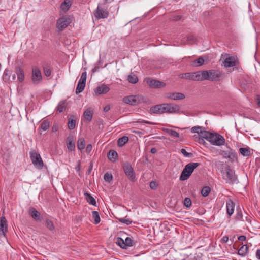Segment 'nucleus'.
<instances>
[{
  "instance_id": "1",
  "label": "nucleus",
  "mask_w": 260,
  "mask_h": 260,
  "mask_svg": "<svg viewBox=\"0 0 260 260\" xmlns=\"http://www.w3.org/2000/svg\"><path fill=\"white\" fill-rule=\"evenodd\" d=\"M222 178L226 181V183L233 184L238 183L237 176L235 170L231 169L229 165H226L224 170L221 171Z\"/></svg>"
},
{
  "instance_id": "2",
  "label": "nucleus",
  "mask_w": 260,
  "mask_h": 260,
  "mask_svg": "<svg viewBox=\"0 0 260 260\" xmlns=\"http://www.w3.org/2000/svg\"><path fill=\"white\" fill-rule=\"evenodd\" d=\"M199 165L200 164L198 162H190L187 164L183 169L179 179L181 181L187 180Z\"/></svg>"
},
{
  "instance_id": "3",
  "label": "nucleus",
  "mask_w": 260,
  "mask_h": 260,
  "mask_svg": "<svg viewBox=\"0 0 260 260\" xmlns=\"http://www.w3.org/2000/svg\"><path fill=\"white\" fill-rule=\"evenodd\" d=\"M207 75L206 76V80L211 81H219L222 78L224 73L222 71L219 70L211 69L205 70Z\"/></svg>"
},
{
  "instance_id": "4",
  "label": "nucleus",
  "mask_w": 260,
  "mask_h": 260,
  "mask_svg": "<svg viewBox=\"0 0 260 260\" xmlns=\"http://www.w3.org/2000/svg\"><path fill=\"white\" fill-rule=\"evenodd\" d=\"M123 101L127 104H129L132 106L137 105L140 103L146 102V99L139 95H129L124 97L123 99Z\"/></svg>"
},
{
  "instance_id": "5",
  "label": "nucleus",
  "mask_w": 260,
  "mask_h": 260,
  "mask_svg": "<svg viewBox=\"0 0 260 260\" xmlns=\"http://www.w3.org/2000/svg\"><path fill=\"white\" fill-rule=\"evenodd\" d=\"M30 157L32 164L38 169H42L43 167V161L39 153L36 150H32L29 152Z\"/></svg>"
},
{
  "instance_id": "6",
  "label": "nucleus",
  "mask_w": 260,
  "mask_h": 260,
  "mask_svg": "<svg viewBox=\"0 0 260 260\" xmlns=\"http://www.w3.org/2000/svg\"><path fill=\"white\" fill-rule=\"evenodd\" d=\"M208 141L213 145L221 146L224 144L225 139L220 134L212 133L210 135Z\"/></svg>"
},
{
  "instance_id": "7",
  "label": "nucleus",
  "mask_w": 260,
  "mask_h": 260,
  "mask_svg": "<svg viewBox=\"0 0 260 260\" xmlns=\"http://www.w3.org/2000/svg\"><path fill=\"white\" fill-rule=\"evenodd\" d=\"M104 4L105 3L99 4L97 8L94 11V16L98 19L107 18L109 16V12L106 9H104Z\"/></svg>"
},
{
  "instance_id": "8",
  "label": "nucleus",
  "mask_w": 260,
  "mask_h": 260,
  "mask_svg": "<svg viewBox=\"0 0 260 260\" xmlns=\"http://www.w3.org/2000/svg\"><path fill=\"white\" fill-rule=\"evenodd\" d=\"M116 244L123 249H126L127 247H132L135 245V242L129 237L125 238V240L120 237L116 239Z\"/></svg>"
},
{
  "instance_id": "9",
  "label": "nucleus",
  "mask_w": 260,
  "mask_h": 260,
  "mask_svg": "<svg viewBox=\"0 0 260 260\" xmlns=\"http://www.w3.org/2000/svg\"><path fill=\"white\" fill-rule=\"evenodd\" d=\"M229 150L222 151L220 154L223 158H227L231 162H234L238 160V156L237 153L228 147Z\"/></svg>"
},
{
  "instance_id": "10",
  "label": "nucleus",
  "mask_w": 260,
  "mask_h": 260,
  "mask_svg": "<svg viewBox=\"0 0 260 260\" xmlns=\"http://www.w3.org/2000/svg\"><path fill=\"white\" fill-rule=\"evenodd\" d=\"M31 80L35 84L40 83L42 80V73L38 67H34L32 69Z\"/></svg>"
},
{
  "instance_id": "11",
  "label": "nucleus",
  "mask_w": 260,
  "mask_h": 260,
  "mask_svg": "<svg viewBox=\"0 0 260 260\" xmlns=\"http://www.w3.org/2000/svg\"><path fill=\"white\" fill-rule=\"evenodd\" d=\"M123 170L126 176L132 182H134L136 181L135 172L129 164L126 163L124 165Z\"/></svg>"
},
{
  "instance_id": "12",
  "label": "nucleus",
  "mask_w": 260,
  "mask_h": 260,
  "mask_svg": "<svg viewBox=\"0 0 260 260\" xmlns=\"http://www.w3.org/2000/svg\"><path fill=\"white\" fill-rule=\"evenodd\" d=\"M71 23L70 18L67 17L60 18L56 23V27L59 31H62Z\"/></svg>"
},
{
  "instance_id": "13",
  "label": "nucleus",
  "mask_w": 260,
  "mask_h": 260,
  "mask_svg": "<svg viewBox=\"0 0 260 260\" xmlns=\"http://www.w3.org/2000/svg\"><path fill=\"white\" fill-rule=\"evenodd\" d=\"M144 81L151 87L153 88H160L165 85V84L158 80L150 77L145 78Z\"/></svg>"
},
{
  "instance_id": "14",
  "label": "nucleus",
  "mask_w": 260,
  "mask_h": 260,
  "mask_svg": "<svg viewBox=\"0 0 260 260\" xmlns=\"http://www.w3.org/2000/svg\"><path fill=\"white\" fill-rule=\"evenodd\" d=\"M167 113H177L180 109V107L175 104H166Z\"/></svg>"
},
{
  "instance_id": "15",
  "label": "nucleus",
  "mask_w": 260,
  "mask_h": 260,
  "mask_svg": "<svg viewBox=\"0 0 260 260\" xmlns=\"http://www.w3.org/2000/svg\"><path fill=\"white\" fill-rule=\"evenodd\" d=\"M110 90V88L108 85L103 84L98 86L95 89L94 91L96 95H101L106 94Z\"/></svg>"
},
{
  "instance_id": "16",
  "label": "nucleus",
  "mask_w": 260,
  "mask_h": 260,
  "mask_svg": "<svg viewBox=\"0 0 260 260\" xmlns=\"http://www.w3.org/2000/svg\"><path fill=\"white\" fill-rule=\"evenodd\" d=\"M166 97L173 100H183L185 98L184 94L180 92L167 93Z\"/></svg>"
},
{
  "instance_id": "17",
  "label": "nucleus",
  "mask_w": 260,
  "mask_h": 260,
  "mask_svg": "<svg viewBox=\"0 0 260 260\" xmlns=\"http://www.w3.org/2000/svg\"><path fill=\"white\" fill-rule=\"evenodd\" d=\"M193 74L194 81L206 80V76L207 75V74H206V72H205V70L193 72Z\"/></svg>"
},
{
  "instance_id": "18",
  "label": "nucleus",
  "mask_w": 260,
  "mask_h": 260,
  "mask_svg": "<svg viewBox=\"0 0 260 260\" xmlns=\"http://www.w3.org/2000/svg\"><path fill=\"white\" fill-rule=\"evenodd\" d=\"M226 212L227 214L231 216L234 211L235 203L231 200H228L226 202Z\"/></svg>"
},
{
  "instance_id": "19",
  "label": "nucleus",
  "mask_w": 260,
  "mask_h": 260,
  "mask_svg": "<svg viewBox=\"0 0 260 260\" xmlns=\"http://www.w3.org/2000/svg\"><path fill=\"white\" fill-rule=\"evenodd\" d=\"M15 73L17 76L18 79L20 82H22L24 79V73L23 70L19 66L15 68Z\"/></svg>"
},
{
  "instance_id": "20",
  "label": "nucleus",
  "mask_w": 260,
  "mask_h": 260,
  "mask_svg": "<svg viewBox=\"0 0 260 260\" xmlns=\"http://www.w3.org/2000/svg\"><path fill=\"white\" fill-rule=\"evenodd\" d=\"M29 215L36 221L41 220L40 213L34 208H30L29 210Z\"/></svg>"
},
{
  "instance_id": "21",
  "label": "nucleus",
  "mask_w": 260,
  "mask_h": 260,
  "mask_svg": "<svg viewBox=\"0 0 260 260\" xmlns=\"http://www.w3.org/2000/svg\"><path fill=\"white\" fill-rule=\"evenodd\" d=\"M93 112L91 108L87 109L83 113L85 120L87 122H90L92 119Z\"/></svg>"
},
{
  "instance_id": "22",
  "label": "nucleus",
  "mask_w": 260,
  "mask_h": 260,
  "mask_svg": "<svg viewBox=\"0 0 260 260\" xmlns=\"http://www.w3.org/2000/svg\"><path fill=\"white\" fill-rule=\"evenodd\" d=\"M72 3L71 0H64L60 5L61 10L64 12H67L71 6Z\"/></svg>"
},
{
  "instance_id": "23",
  "label": "nucleus",
  "mask_w": 260,
  "mask_h": 260,
  "mask_svg": "<svg viewBox=\"0 0 260 260\" xmlns=\"http://www.w3.org/2000/svg\"><path fill=\"white\" fill-rule=\"evenodd\" d=\"M225 67H231L236 65V60L232 57H228L225 58L223 62Z\"/></svg>"
},
{
  "instance_id": "24",
  "label": "nucleus",
  "mask_w": 260,
  "mask_h": 260,
  "mask_svg": "<svg viewBox=\"0 0 260 260\" xmlns=\"http://www.w3.org/2000/svg\"><path fill=\"white\" fill-rule=\"evenodd\" d=\"M249 247L247 245H243L238 251V254L242 257H244L246 255L248 252Z\"/></svg>"
},
{
  "instance_id": "25",
  "label": "nucleus",
  "mask_w": 260,
  "mask_h": 260,
  "mask_svg": "<svg viewBox=\"0 0 260 260\" xmlns=\"http://www.w3.org/2000/svg\"><path fill=\"white\" fill-rule=\"evenodd\" d=\"M150 112L154 114H162V109L160 105H155L150 109Z\"/></svg>"
},
{
  "instance_id": "26",
  "label": "nucleus",
  "mask_w": 260,
  "mask_h": 260,
  "mask_svg": "<svg viewBox=\"0 0 260 260\" xmlns=\"http://www.w3.org/2000/svg\"><path fill=\"white\" fill-rule=\"evenodd\" d=\"M67 147L68 149L71 151L74 150L75 148V143L74 141V138L72 136H69L68 138Z\"/></svg>"
},
{
  "instance_id": "27",
  "label": "nucleus",
  "mask_w": 260,
  "mask_h": 260,
  "mask_svg": "<svg viewBox=\"0 0 260 260\" xmlns=\"http://www.w3.org/2000/svg\"><path fill=\"white\" fill-rule=\"evenodd\" d=\"M239 152L243 156L248 157L251 155L250 149L248 147L240 148Z\"/></svg>"
},
{
  "instance_id": "28",
  "label": "nucleus",
  "mask_w": 260,
  "mask_h": 260,
  "mask_svg": "<svg viewBox=\"0 0 260 260\" xmlns=\"http://www.w3.org/2000/svg\"><path fill=\"white\" fill-rule=\"evenodd\" d=\"M108 158L111 161H115L118 158L117 152L113 150H110L108 154Z\"/></svg>"
},
{
  "instance_id": "29",
  "label": "nucleus",
  "mask_w": 260,
  "mask_h": 260,
  "mask_svg": "<svg viewBox=\"0 0 260 260\" xmlns=\"http://www.w3.org/2000/svg\"><path fill=\"white\" fill-rule=\"evenodd\" d=\"M84 197H85L86 200H87V201L88 203H89L90 204H91L92 205L96 206V201L94 199V198L90 194H89L87 192H85V193H84Z\"/></svg>"
},
{
  "instance_id": "30",
  "label": "nucleus",
  "mask_w": 260,
  "mask_h": 260,
  "mask_svg": "<svg viewBox=\"0 0 260 260\" xmlns=\"http://www.w3.org/2000/svg\"><path fill=\"white\" fill-rule=\"evenodd\" d=\"M68 126L70 129H73L76 126V119L74 116H71L68 119Z\"/></svg>"
},
{
  "instance_id": "31",
  "label": "nucleus",
  "mask_w": 260,
  "mask_h": 260,
  "mask_svg": "<svg viewBox=\"0 0 260 260\" xmlns=\"http://www.w3.org/2000/svg\"><path fill=\"white\" fill-rule=\"evenodd\" d=\"M43 70L44 75L46 77H49L51 74V67L46 63H44L43 65Z\"/></svg>"
},
{
  "instance_id": "32",
  "label": "nucleus",
  "mask_w": 260,
  "mask_h": 260,
  "mask_svg": "<svg viewBox=\"0 0 260 260\" xmlns=\"http://www.w3.org/2000/svg\"><path fill=\"white\" fill-rule=\"evenodd\" d=\"M163 131L173 137H174V138H179V134L177 132H176L174 130L169 129V128H164Z\"/></svg>"
},
{
  "instance_id": "33",
  "label": "nucleus",
  "mask_w": 260,
  "mask_h": 260,
  "mask_svg": "<svg viewBox=\"0 0 260 260\" xmlns=\"http://www.w3.org/2000/svg\"><path fill=\"white\" fill-rule=\"evenodd\" d=\"M128 137L127 136H123L120 138L117 141V145L119 147H122L128 141Z\"/></svg>"
},
{
  "instance_id": "34",
  "label": "nucleus",
  "mask_w": 260,
  "mask_h": 260,
  "mask_svg": "<svg viewBox=\"0 0 260 260\" xmlns=\"http://www.w3.org/2000/svg\"><path fill=\"white\" fill-rule=\"evenodd\" d=\"M194 74L193 72L191 73H186L182 74L180 75V77L182 79H185L187 80H191L194 81Z\"/></svg>"
},
{
  "instance_id": "35",
  "label": "nucleus",
  "mask_w": 260,
  "mask_h": 260,
  "mask_svg": "<svg viewBox=\"0 0 260 260\" xmlns=\"http://www.w3.org/2000/svg\"><path fill=\"white\" fill-rule=\"evenodd\" d=\"M6 225V220L5 218L1 219V223H0V232H2L3 236H5V233L7 231L6 227L5 225Z\"/></svg>"
},
{
  "instance_id": "36",
  "label": "nucleus",
  "mask_w": 260,
  "mask_h": 260,
  "mask_svg": "<svg viewBox=\"0 0 260 260\" xmlns=\"http://www.w3.org/2000/svg\"><path fill=\"white\" fill-rule=\"evenodd\" d=\"M205 62L203 57H200L198 59L192 61V65L194 67H199L204 64Z\"/></svg>"
},
{
  "instance_id": "37",
  "label": "nucleus",
  "mask_w": 260,
  "mask_h": 260,
  "mask_svg": "<svg viewBox=\"0 0 260 260\" xmlns=\"http://www.w3.org/2000/svg\"><path fill=\"white\" fill-rule=\"evenodd\" d=\"M127 80L131 83L135 84L138 82V78L135 74L131 73L127 77Z\"/></svg>"
},
{
  "instance_id": "38",
  "label": "nucleus",
  "mask_w": 260,
  "mask_h": 260,
  "mask_svg": "<svg viewBox=\"0 0 260 260\" xmlns=\"http://www.w3.org/2000/svg\"><path fill=\"white\" fill-rule=\"evenodd\" d=\"M85 141L83 138H79L77 142V147L78 149L82 150L85 148Z\"/></svg>"
},
{
  "instance_id": "39",
  "label": "nucleus",
  "mask_w": 260,
  "mask_h": 260,
  "mask_svg": "<svg viewBox=\"0 0 260 260\" xmlns=\"http://www.w3.org/2000/svg\"><path fill=\"white\" fill-rule=\"evenodd\" d=\"M50 127V122L48 120H44L42 122V123L40 124V126L39 127V128L43 130V131H46Z\"/></svg>"
},
{
  "instance_id": "40",
  "label": "nucleus",
  "mask_w": 260,
  "mask_h": 260,
  "mask_svg": "<svg viewBox=\"0 0 260 260\" xmlns=\"http://www.w3.org/2000/svg\"><path fill=\"white\" fill-rule=\"evenodd\" d=\"M45 225L46 228L50 231H53L55 229L53 222L51 220L46 219L45 220Z\"/></svg>"
},
{
  "instance_id": "41",
  "label": "nucleus",
  "mask_w": 260,
  "mask_h": 260,
  "mask_svg": "<svg viewBox=\"0 0 260 260\" xmlns=\"http://www.w3.org/2000/svg\"><path fill=\"white\" fill-rule=\"evenodd\" d=\"M200 136L203 138L206 139L207 141L209 139L210 135L212 134V133H210L208 131L205 130V129H202V131H200Z\"/></svg>"
},
{
  "instance_id": "42",
  "label": "nucleus",
  "mask_w": 260,
  "mask_h": 260,
  "mask_svg": "<svg viewBox=\"0 0 260 260\" xmlns=\"http://www.w3.org/2000/svg\"><path fill=\"white\" fill-rule=\"evenodd\" d=\"M92 216L94 220V223L95 224H97L100 222L101 219L98 212L95 211H93L92 212Z\"/></svg>"
},
{
  "instance_id": "43",
  "label": "nucleus",
  "mask_w": 260,
  "mask_h": 260,
  "mask_svg": "<svg viewBox=\"0 0 260 260\" xmlns=\"http://www.w3.org/2000/svg\"><path fill=\"white\" fill-rule=\"evenodd\" d=\"M67 107V104L65 101H61L58 104L57 107V110L59 112L61 113L63 112Z\"/></svg>"
},
{
  "instance_id": "44",
  "label": "nucleus",
  "mask_w": 260,
  "mask_h": 260,
  "mask_svg": "<svg viewBox=\"0 0 260 260\" xmlns=\"http://www.w3.org/2000/svg\"><path fill=\"white\" fill-rule=\"evenodd\" d=\"M210 191V188L209 186H206L202 189L201 194L203 197H207L209 194Z\"/></svg>"
},
{
  "instance_id": "45",
  "label": "nucleus",
  "mask_w": 260,
  "mask_h": 260,
  "mask_svg": "<svg viewBox=\"0 0 260 260\" xmlns=\"http://www.w3.org/2000/svg\"><path fill=\"white\" fill-rule=\"evenodd\" d=\"M85 87V84H82L81 83H78L76 89V93L77 94L81 92Z\"/></svg>"
},
{
  "instance_id": "46",
  "label": "nucleus",
  "mask_w": 260,
  "mask_h": 260,
  "mask_svg": "<svg viewBox=\"0 0 260 260\" xmlns=\"http://www.w3.org/2000/svg\"><path fill=\"white\" fill-rule=\"evenodd\" d=\"M86 78L87 73L85 71L82 73L81 76L78 81V83H81L82 84H86Z\"/></svg>"
},
{
  "instance_id": "47",
  "label": "nucleus",
  "mask_w": 260,
  "mask_h": 260,
  "mask_svg": "<svg viewBox=\"0 0 260 260\" xmlns=\"http://www.w3.org/2000/svg\"><path fill=\"white\" fill-rule=\"evenodd\" d=\"M105 181L107 182H110L113 179V176L111 173H106L104 176Z\"/></svg>"
},
{
  "instance_id": "48",
  "label": "nucleus",
  "mask_w": 260,
  "mask_h": 260,
  "mask_svg": "<svg viewBox=\"0 0 260 260\" xmlns=\"http://www.w3.org/2000/svg\"><path fill=\"white\" fill-rule=\"evenodd\" d=\"M202 129H205V128L199 126H193L191 129V132L200 134V131H202Z\"/></svg>"
},
{
  "instance_id": "49",
  "label": "nucleus",
  "mask_w": 260,
  "mask_h": 260,
  "mask_svg": "<svg viewBox=\"0 0 260 260\" xmlns=\"http://www.w3.org/2000/svg\"><path fill=\"white\" fill-rule=\"evenodd\" d=\"M118 221L120 222L124 223L127 225L131 224L132 222V221L130 219H125L124 218H119Z\"/></svg>"
},
{
  "instance_id": "50",
  "label": "nucleus",
  "mask_w": 260,
  "mask_h": 260,
  "mask_svg": "<svg viewBox=\"0 0 260 260\" xmlns=\"http://www.w3.org/2000/svg\"><path fill=\"white\" fill-rule=\"evenodd\" d=\"M184 205L186 208H190L191 206V201L189 198L186 197L184 200Z\"/></svg>"
},
{
  "instance_id": "51",
  "label": "nucleus",
  "mask_w": 260,
  "mask_h": 260,
  "mask_svg": "<svg viewBox=\"0 0 260 260\" xmlns=\"http://www.w3.org/2000/svg\"><path fill=\"white\" fill-rule=\"evenodd\" d=\"M180 152L185 157H191L193 156L192 153L187 152L184 148L181 149Z\"/></svg>"
},
{
  "instance_id": "52",
  "label": "nucleus",
  "mask_w": 260,
  "mask_h": 260,
  "mask_svg": "<svg viewBox=\"0 0 260 260\" xmlns=\"http://www.w3.org/2000/svg\"><path fill=\"white\" fill-rule=\"evenodd\" d=\"M11 71L7 69H5L3 76L6 79L10 80Z\"/></svg>"
},
{
  "instance_id": "53",
  "label": "nucleus",
  "mask_w": 260,
  "mask_h": 260,
  "mask_svg": "<svg viewBox=\"0 0 260 260\" xmlns=\"http://www.w3.org/2000/svg\"><path fill=\"white\" fill-rule=\"evenodd\" d=\"M236 218L237 220H243V215H242V211L241 210L237 211Z\"/></svg>"
},
{
  "instance_id": "54",
  "label": "nucleus",
  "mask_w": 260,
  "mask_h": 260,
  "mask_svg": "<svg viewBox=\"0 0 260 260\" xmlns=\"http://www.w3.org/2000/svg\"><path fill=\"white\" fill-rule=\"evenodd\" d=\"M150 187L152 189H155L156 188V182L154 181H151L150 183Z\"/></svg>"
},
{
  "instance_id": "55",
  "label": "nucleus",
  "mask_w": 260,
  "mask_h": 260,
  "mask_svg": "<svg viewBox=\"0 0 260 260\" xmlns=\"http://www.w3.org/2000/svg\"><path fill=\"white\" fill-rule=\"evenodd\" d=\"M162 109V114L167 113L166 104H160Z\"/></svg>"
},
{
  "instance_id": "56",
  "label": "nucleus",
  "mask_w": 260,
  "mask_h": 260,
  "mask_svg": "<svg viewBox=\"0 0 260 260\" xmlns=\"http://www.w3.org/2000/svg\"><path fill=\"white\" fill-rule=\"evenodd\" d=\"M92 150V145L91 144H88L86 148V151L87 153H89Z\"/></svg>"
},
{
  "instance_id": "57",
  "label": "nucleus",
  "mask_w": 260,
  "mask_h": 260,
  "mask_svg": "<svg viewBox=\"0 0 260 260\" xmlns=\"http://www.w3.org/2000/svg\"><path fill=\"white\" fill-rule=\"evenodd\" d=\"M58 127L57 125H53L52 127V131L53 132H56L58 131Z\"/></svg>"
},
{
  "instance_id": "58",
  "label": "nucleus",
  "mask_w": 260,
  "mask_h": 260,
  "mask_svg": "<svg viewBox=\"0 0 260 260\" xmlns=\"http://www.w3.org/2000/svg\"><path fill=\"white\" fill-rule=\"evenodd\" d=\"M229 240V237L227 236H224L221 239V241L223 243H226Z\"/></svg>"
},
{
  "instance_id": "59",
  "label": "nucleus",
  "mask_w": 260,
  "mask_h": 260,
  "mask_svg": "<svg viewBox=\"0 0 260 260\" xmlns=\"http://www.w3.org/2000/svg\"><path fill=\"white\" fill-rule=\"evenodd\" d=\"M246 239V237L244 235H241L238 237V239L239 241H245Z\"/></svg>"
},
{
  "instance_id": "60",
  "label": "nucleus",
  "mask_w": 260,
  "mask_h": 260,
  "mask_svg": "<svg viewBox=\"0 0 260 260\" xmlns=\"http://www.w3.org/2000/svg\"><path fill=\"white\" fill-rule=\"evenodd\" d=\"M110 105H106L105 106V107L104 108V111L105 112L109 111L110 110Z\"/></svg>"
},
{
  "instance_id": "61",
  "label": "nucleus",
  "mask_w": 260,
  "mask_h": 260,
  "mask_svg": "<svg viewBox=\"0 0 260 260\" xmlns=\"http://www.w3.org/2000/svg\"><path fill=\"white\" fill-rule=\"evenodd\" d=\"M256 257L257 259H260V249H257L256 252Z\"/></svg>"
},
{
  "instance_id": "62",
  "label": "nucleus",
  "mask_w": 260,
  "mask_h": 260,
  "mask_svg": "<svg viewBox=\"0 0 260 260\" xmlns=\"http://www.w3.org/2000/svg\"><path fill=\"white\" fill-rule=\"evenodd\" d=\"M92 168H93L92 162H90V166H89V172H88L89 174L90 173V172L91 171Z\"/></svg>"
},
{
  "instance_id": "63",
  "label": "nucleus",
  "mask_w": 260,
  "mask_h": 260,
  "mask_svg": "<svg viewBox=\"0 0 260 260\" xmlns=\"http://www.w3.org/2000/svg\"><path fill=\"white\" fill-rule=\"evenodd\" d=\"M199 142L200 143V144H204V143H205L204 140L203 138H199Z\"/></svg>"
},
{
  "instance_id": "64",
  "label": "nucleus",
  "mask_w": 260,
  "mask_h": 260,
  "mask_svg": "<svg viewBox=\"0 0 260 260\" xmlns=\"http://www.w3.org/2000/svg\"><path fill=\"white\" fill-rule=\"evenodd\" d=\"M257 105H258L259 107H260V95H257Z\"/></svg>"
}]
</instances>
